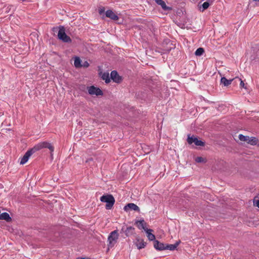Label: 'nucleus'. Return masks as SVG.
<instances>
[{"mask_svg":"<svg viewBox=\"0 0 259 259\" xmlns=\"http://www.w3.org/2000/svg\"><path fill=\"white\" fill-rule=\"evenodd\" d=\"M100 201L106 203L105 208L106 209H111L115 203V199L112 195L106 194L100 197Z\"/></svg>","mask_w":259,"mask_h":259,"instance_id":"obj_1","label":"nucleus"},{"mask_svg":"<svg viewBox=\"0 0 259 259\" xmlns=\"http://www.w3.org/2000/svg\"><path fill=\"white\" fill-rule=\"evenodd\" d=\"M43 148L49 149L51 153L54 150V148L52 145V144L46 141L40 142L36 144L33 148H32V150L34 152L39 151Z\"/></svg>","mask_w":259,"mask_h":259,"instance_id":"obj_2","label":"nucleus"},{"mask_svg":"<svg viewBox=\"0 0 259 259\" xmlns=\"http://www.w3.org/2000/svg\"><path fill=\"white\" fill-rule=\"evenodd\" d=\"M58 38L64 42L70 43L72 40L70 37L65 33V29L63 26H60L58 33Z\"/></svg>","mask_w":259,"mask_h":259,"instance_id":"obj_3","label":"nucleus"},{"mask_svg":"<svg viewBox=\"0 0 259 259\" xmlns=\"http://www.w3.org/2000/svg\"><path fill=\"white\" fill-rule=\"evenodd\" d=\"M119 234L117 230L112 231L108 237V246L110 247L113 246L116 243Z\"/></svg>","mask_w":259,"mask_h":259,"instance_id":"obj_4","label":"nucleus"},{"mask_svg":"<svg viewBox=\"0 0 259 259\" xmlns=\"http://www.w3.org/2000/svg\"><path fill=\"white\" fill-rule=\"evenodd\" d=\"M89 94L90 95L102 96L103 95V91L99 88L94 85H91L87 87Z\"/></svg>","mask_w":259,"mask_h":259,"instance_id":"obj_5","label":"nucleus"},{"mask_svg":"<svg viewBox=\"0 0 259 259\" xmlns=\"http://www.w3.org/2000/svg\"><path fill=\"white\" fill-rule=\"evenodd\" d=\"M110 78L116 83H120L122 81V77L119 75L118 72L116 70H113L110 73Z\"/></svg>","mask_w":259,"mask_h":259,"instance_id":"obj_6","label":"nucleus"},{"mask_svg":"<svg viewBox=\"0 0 259 259\" xmlns=\"http://www.w3.org/2000/svg\"><path fill=\"white\" fill-rule=\"evenodd\" d=\"M123 209L125 211H128L130 210H133L137 212H140V211L139 207L133 203H130L125 205L123 207Z\"/></svg>","mask_w":259,"mask_h":259,"instance_id":"obj_7","label":"nucleus"},{"mask_svg":"<svg viewBox=\"0 0 259 259\" xmlns=\"http://www.w3.org/2000/svg\"><path fill=\"white\" fill-rule=\"evenodd\" d=\"M34 153H35L33 150H32V149H30L29 150H28L24 154V155L23 156V157L21 158V161H20V164H25V163H26L28 159H29V158L30 157V156L32 154H33Z\"/></svg>","mask_w":259,"mask_h":259,"instance_id":"obj_8","label":"nucleus"},{"mask_svg":"<svg viewBox=\"0 0 259 259\" xmlns=\"http://www.w3.org/2000/svg\"><path fill=\"white\" fill-rule=\"evenodd\" d=\"M134 244L138 249H141L145 248L147 245V243L145 242L143 239H140L139 238H136Z\"/></svg>","mask_w":259,"mask_h":259,"instance_id":"obj_9","label":"nucleus"},{"mask_svg":"<svg viewBox=\"0 0 259 259\" xmlns=\"http://www.w3.org/2000/svg\"><path fill=\"white\" fill-rule=\"evenodd\" d=\"M124 232L126 237H129L133 235L135 233V228L132 226L128 227L124 230L123 227L121 229L120 233Z\"/></svg>","mask_w":259,"mask_h":259,"instance_id":"obj_10","label":"nucleus"},{"mask_svg":"<svg viewBox=\"0 0 259 259\" xmlns=\"http://www.w3.org/2000/svg\"><path fill=\"white\" fill-rule=\"evenodd\" d=\"M153 246L157 250L162 251L165 250V244L160 242L158 240H154Z\"/></svg>","mask_w":259,"mask_h":259,"instance_id":"obj_11","label":"nucleus"},{"mask_svg":"<svg viewBox=\"0 0 259 259\" xmlns=\"http://www.w3.org/2000/svg\"><path fill=\"white\" fill-rule=\"evenodd\" d=\"M105 14L106 17L109 18L113 20L116 21L119 19L118 16L111 10L106 11Z\"/></svg>","mask_w":259,"mask_h":259,"instance_id":"obj_12","label":"nucleus"},{"mask_svg":"<svg viewBox=\"0 0 259 259\" xmlns=\"http://www.w3.org/2000/svg\"><path fill=\"white\" fill-rule=\"evenodd\" d=\"M135 224L137 225V227L139 229H143L145 231H146V223L144 220L142 219L140 221H137Z\"/></svg>","mask_w":259,"mask_h":259,"instance_id":"obj_13","label":"nucleus"},{"mask_svg":"<svg viewBox=\"0 0 259 259\" xmlns=\"http://www.w3.org/2000/svg\"><path fill=\"white\" fill-rule=\"evenodd\" d=\"M180 241H177L174 244H165V250H175L179 245Z\"/></svg>","mask_w":259,"mask_h":259,"instance_id":"obj_14","label":"nucleus"},{"mask_svg":"<svg viewBox=\"0 0 259 259\" xmlns=\"http://www.w3.org/2000/svg\"><path fill=\"white\" fill-rule=\"evenodd\" d=\"M232 81H234V78L228 79L225 77H222L221 79V83L224 84L225 87L230 85Z\"/></svg>","mask_w":259,"mask_h":259,"instance_id":"obj_15","label":"nucleus"},{"mask_svg":"<svg viewBox=\"0 0 259 259\" xmlns=\"http://www.w3.org/2000/svg\"><path fill=\"white\" fill-rule=\"evenodd\" d=\"M0 220H5L7 222H10L12 221V219L9 214L6 212H3L1 214Z\"/></svg>","mask_w":259,"mask_h":259,"instance_id":"obj_16","label":"nucleus"},{"mask_svg":"<svg viewBox=\"0 0 259 259\" xmlns=\"http://www.w3.org/2000/svg\"><path fill=\"white\" fill-rule=\"evenodd\" d=\"M152 231H153V230L152 229H146V231L145 232L147 233V236L148 239L150 241H154V240H156L155 236L154 234L151 233V232H152Z\"/></svg>","mask_w":259,"mask_h":259,"instance_id":"obj_17","label":"nucleus"},{"mask_svg":"<svg viewBox=\"0 0 259 259\" xmlns=\"http://www.w3.org/2000/svg\"><path fill=\"white\" fill-rule=\"evenodd\" d=\"M249 139L247 143L248 144H249L251 145H259V141L256 138L251 137H249Z\"/></svg>","mask_w":259,"mask_h":259,"instance_id":"obj_18","label":"nucleus"},{"mask_svg":"<svg viewBox=\"0 0 259 259\" xmlns=\"http://www.w3.org/2000/svg\"><path fill=\"white\" fill-rule=\"evenodd\" d=\"M101 78L105 80L106 83H108L110 82V78L109 77V74L108 72H104L101 74Z\"/></svg>","mask_w":259,"mask_h":259,"instance_id":"obj_19","label":"nucleus"},{"mask_svg":"<svg viewBox=\"0 0 259 259\" xmlns=\"http://www.w3.org/2000/svg\"><path fill=\"white\" fill-rule=\"evenodd\" d=\"M81 61L80 59L78 57H76L75 58L74 61V66L76 68L81 67Z\"/></svg>","mask_w":259,"mask_h":259,"instance_id":"obj_20","label":"nucleus"},{"mask_svg":"<svg viewBox=\"0 0 259 259\" xmlns=\"http://www.w3.org/2000/svg\"><path fill=\"white\" fill-rule=\"evenodd\" d=\"M209 5H209L208 2H204L200 7V8H199L200 11H201V12H203L204 10H205L206 9H207L209 7Z\"/></svg>","mask_w":259,"mask_h":259,"instance_id":"obj_21","label":"nucleus"},{"mask_svg":"<svg viewBox=\"0 0 259 259\" xmlns=\"http://www.w3.org/2000/svg\"><path fill=\"white\" fill-rule=\"evenodd\" d=\"M238 138L239 140L242 142H246V143H248V141L249 140V136H244L242 134L239 135Z\"/></svg>","mask_w":259,"mask_h":259,"instance_id":"obj_22","label":"nucleus"},{"mask_svg":"<svg viewBox=\"0 0 259 259\" xmlns=\"http://www.w3.org/2000/svg\"><path fill=\"white\" fill-rule=\"evenodd\" d=\"M234 82L235 83H237V82H240V86L241 88H246L244 85V82L242 81V80L238 77H236L235 78H234Z\"/></svg>","mask_w":259,"mask_h":259,"instance_id":"obj_23","label":"nucleus"},{"mask_svg":"<svg viewBox=\"0 0 259 259\" xmlns=\"http://www.w3.org/2000/svg\"><path fill=\"white\" fill-rule=\"evenodd\" d=\"M195 145L199 146H204L205 145V142L201 140H199L197 137L195 138V142L194 143Z\"/></svg>","mask_w":259,"mask_h":259,"instance_id":"obj_24","label":"nucleus"},{"mask_svg":"<svg viewBox=\"0 0 259 259\" xmlns=\"http://www.w3.org/2000/svg\"><path fill=\"white\" fill-rule=\"evenodd\" d=\"M158 5H160L164 10H170V8L167 7L165 2L162 0Z\"/></svg>","mask_w":259,"mask_h":259,"instance_id":"obj_25","label":"nucleus"},{"mask_svg":"<svg viewBox=\"0 0 259 259\" xmlns=\"http://www.w3.org/2000/svg\"><path fill=\"white\" fill-rule=\"evenodd\" d=\"M204 52V50L203 48H199L195 51V55L197 56H200L203 54Z\"/></svg>","mask_w":259,"mask_h":259,"instance_id":"obj_26","label":"nucleus"},{"mask_svg":"<svg viewBox=\"0 0 259 259\" xmlns=\"http://www.w3.org/2000/svg\"><path fill=\"white\" fill-rule=\"evenodd\" d=\"M195 138H196V137L192 136H190V135L188 136L187 138V142L189 144H192V143H194Z\"/></svg>","mask_w":259,"mask_h":259,"instance_id":"obj_27","label":"nucleus"},{"mask_svg":"<svg viewBox=\"0 0 259 259\" xmlns=\"http://www.w3.org/2000/svg\"><path fill=\"white\" fill-rule=\"evenodd\" d=\"M195 160L197 163L206 162V160H205V159L202 157H197Z\"/></svg>","mask_w":259,"mask_h":259,"instance_id":"obj_28","label":"nucleus"},{"mask_svg":"<svg viewBox=\"0 0 259 259\" xmlns=\"http://www.w3.org/2000/svg\"><path fill=\"white\" fill-rule=\"evenodd\" d=\"M105 13V8L104 7L100 8L99 9V13L100 15L103 14Z\"/></svg>","mask_w":259,"mask_h":259,"instance_id":"obj_29","label":"nucleus"},{"mask_svg":"<svg viewBox=\"0 0 259 259\" xmlns=\"http://www.w3.org/2000/svg\"><path fill=\"white\" fill-rule=\"evenodd\" d=\"M90 64L89 63H88V61H84L83 64L81 65V67H88L89 66Z\"/></svg>","mask_w":259,"mask_h":259,"instance_id":"obj_30","label":"nucleus"},{"mask_svg":"<svg viewBox=\"0 0 259 259\" xmlns=\"http://www.w3.org/2000/svg\"><path fill=\"white\" fill-rule=\"evenodd\" d=\"M59 29H60V26L59 27H53L52 30L54 33H56V32L58 33V30H59Z\"/></svg>","mask_w":259,"mask_h":259,"instance_id":"obj_31","label":"nucleus"},{"mask_svg":"<svg viewBox=\"0 0 259 259\" xmlns=\"http://www.w3.org/2000/svg\"><path fill=\"white\" fill-rule=\"evenodd\" d=\"M171 49H172V48L170 47V48H167L166 49H164V50H163V51L162 53H169Z\"/></svg>","mask_w":259,"mask_h":259,"instance_id":"obj_32","label":"nucleus"},{"mask_svg":"<svg viewBox=\"0 0 259 259\" xmlns=\"http://www.w3.org/2000/svg\"><path fill=\"white\" fill-rule=\"evenodd\" d=\"M254 204H255L257 207L259 208V200H257L256 201H254Z\"/></svg>","mask_w":259,"mask_h":259,"instance_id":"obj_33","label":"nucleus"},{"mask_svg":"<svg viewBox=\"0 0 259 259\" xmlns=\"http://www.w3.org/2000/svg\"><path fill=\"white\" fill-rule=\"evenodd\" d=\"M254 2H259V0H252Z\"/></svg>","mask_w":259,"mask_h":259,"instance_id":"obj_34","label":"nucleus"}]
</instances>
